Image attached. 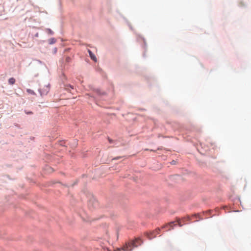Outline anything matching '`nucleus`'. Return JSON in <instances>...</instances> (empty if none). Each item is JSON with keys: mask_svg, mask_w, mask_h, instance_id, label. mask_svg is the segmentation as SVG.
<instances>
[{"mask_svg": "<svg viewBox=\"0 0 251 251\" xmlns=\"http://www.w3.org/2000/svg\"><path fill=\"white\" fill-rule=\"evenodd\" d=\"M142 242L140 238H137L135 240H132L126 244L122 248V250L125 251H131L133 248L138 247L140 245Z\"/></svg>", "mask_w": 251, "mask_h": 251, "instance_id": "obj_1", "label": "nucleus"}, {"mask_svg": "<svg viewBox=\"0 0 251 251\" xmlns=\"http://www.w3.org/2000/svg\"><path fill=\"white\" fill-rule=\"evenodd\" d=\"M160 230V228H156L155 230L151 232L150 233L148 234L149 239H151L155 237L156 235L159 233Z\"/></svg>", "mask_w": 251, "mask_h": 251, "instance_id": "obj_2", "label": "nucleus"}, {"mask_svg": "<svg viewBox=\"0 0 251 251\" xmlns=\"http://www.w3.org/2000/svg\"><path fill=\"white\" fill-rule=\"evenodd\" d=\"M175 222H172L167 225H166L162 227V228H168V230H171L173 228V225H175Z\"/></svg>", "mask_w": 251, "mask_h": 251, "instance_id": "obj_3", "label": "nucleus"}, {"mask_svg": "<svg viewBox=\"0 0 251 251\" xmlns=\"http://www.w3.org/2000/svg\"><path fill=\"white\" fill-rule=\"evenodd\" d=\"M88 52L89 53L90 56L92 59H93L95 62L97 61V58L96 56L92 53V52L89 50Z\"/></svg>", "mask_w": 251, "mask_h": 251, "instance_id": "obj_4", "label": "nucleus"}, {"mask_svg": "<svg viewBox=\"0 0 251 251\" xmlns=\"http://www.w3.org/2000/svg\"><path fill=\"white\" fill-rule=\"evenodd\" d=\"M8 82L10 84L13 85L15 82V79L13 77H11L8 79Z\"/></svg>", "mask_w": 251, "mask_h": 251, "instance_id": "obj_5", "label": "nucleus"}, {"mask_svg": "<svg viewBox=\"0 0 251 251\" xmlns=\"http://www.w3.org/2000/svg\"><path fill=\"white\" fill-rule=\"evenodd\" d=\"M65 89L67 90H68V91H70V89H74V87L73 86L69 84V85H66L65 86Z\"/></svg>", "mask_w": 251, "mask_h": 251, "instance_id": "obj_6", "label": "nucleus"}, {"mask_svg": "<svg viewBox=\"0 0 251 251\" xmlns=\"http://www.w3.org/2000/svg\"><path fill=\"white\" fill-rule=\"evenodd\" d=\"M27 92L29 93V94H32V95H34L35 94V93L33 91H32V90H30V89H27Z\"/></svg>", "mask_w": 251, "mask_h": 251, "instance_id": "obj_7", "label": "nucleus"}, {"mask_svg": "<svg viewBox=\"0 0 251 251\" xmlns=\"http://www.w3.org/2000/svg\"><path fill=\"white\" fill-rule=\"evenodd\" d=\"M177 223L179 226H182L181 221L180 220H177Z\"/></svg>", "mask_w": 251, "mask_h": 251, "instance_id": "obj_8", "label": "nucleus"}, {"mask_svg": "<svg viewBox=\"0 0 251 251\" xmlns=\"http://www.w3.org/2000/svg\"><path fill=\"white\" fill-rule=\"evenodd\" d=\"M190 220V218L189 217H187L186 218H184L182 220V221H183V222H184V221H185V220Z\"/></svg>", "mask_w": 251, "mask_h": 251, "instance_id": "obj_9", "label": "nucleus"}, {"mask_svg": "<svg viewBox=\"0 0 251 251\" xmlns=\"http://www.w3.org/2000/svg\"><path fill=\"white\" fill-rule=\"evenodd\" d=\"M25 112L26 114H28V115L32 114V112L31 111H28V112L25 111Z\"/></svg>", "mask_w": 251, "mask_h": 251, "instance_id": "obj_10", "label": "nucleus"}, {"mask_svg": "<svg viewBox=\"0 0 251 251\" xmlns=\"http://www.w3.org/2000/svg\"><path fill=\"white\" fill-rule=\"evenodd\" d=\"M54 42H55V41H54V39H52L51 40V41L50 42V43H51V44H53V43H54Z\"/></svg>", "mask_w": 251, "mask_h": 251, "instance_id": "obj_11", "label": "nucleus"}, {"mask_svg": "<svg viewBox=\"0 0 251 251\" xmlns=\"http://www.w3.org/2000/svg\"><path fill=\"white\" fill-rule=\"evenodd\" d=\"M93 202V201H90L89 203V205H90L91 204V203H92Z\"/></svg>", "mask_w": 251, "mask_h": 251, "instance_id": "obj_12", "label": "nucleus"}, {"mask_svg": "<svg viewBox=\"0 0 251 251\" xmlns=\"http://www.w3.org/2000/svg\"><path fill=\"white\" fill-rule=\"evenodd\" d=\"M95 205H97V201H95Z\"/></svg>", "mask_w": 251, "mask_h": 251, "instance_id": "obj_13", "label": "nucleus"}, {"mask_svg": "<svg viewBox=\"0 0 251 251\" xmlns=\"http://www.w3.org/2000/svg\"><path fill=\"white\" fill-rule=\"evenodd\" d=\"M49 31H50V33H52V32L50 29H49Z\"/></svg>", "mask_w": 251, "mask_h": 251, "instance_id": "obj_14", "label": "nucleus"}, {"mask_svg": "<svg viewBox=\"0 0 251 251\" xmlns=\"http://www.w3.org/2000/svg\"><path fill=\"white\" fill-rule=\"evenodd\" d=\"M46 89H47L48 90H49V87H46Z\"/></svg>", "mask_w": 251, "mask_h": 251, "instance_id": "obj_15", "label": "nucleus"}]
</instances>
